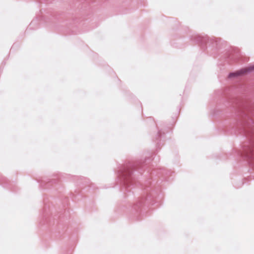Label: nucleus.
<instances>
[{"instance_id": "1", "label": "nucleus", "mask_w": 254, "mask_h": 254, "mask_svg": "<svg viewBox=\"0 0 254 254\" xmlns=\"http://www.w3.org/2000/svg\"><path fill=\"white\" fill-rule=\"evenodd\" d=\"M247 70H248L247 69H242L241 70L238 71H237V72H236L235 73H230L229 76H230V77H232V76H234L235 75H241V74H242L246 72Z\"/></svg>"}]
</instances>
